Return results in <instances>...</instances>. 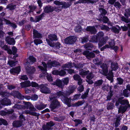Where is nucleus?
Instances as JSON below:
<instances>
[{
	"label": "nucleus",
	"instance_id": "1",
	"mask_svg": "<svg viewBox=\"0 0 130 130\" xmlns=\"http://www.w3.org/2000/svg\"><path fill=\"white\" fill-rule=\"evenodd\" d=\"M76 88V86L75 85L70 86L69 90L68 91H66V92L61 91L57 92L56 94H54L51 96L50 99H52L60 97V99L62 101L67 105L69 107H70L71 106V98H68V97L74 92Z\"/></svg>",
	"mask_w": 130,
	"mask_h": 130
},
{
	"label": "nucleus",
	"instance_id": "2",
	"mask_svg": "<svg viewBox=\"0 0 130 130\" xmlns=\"http://www.w3.org/2000/svg\"><path fill=\"white\" fill-rule=\"evenodd\" d=\"M25 105L24 106V109L29 108V110H26L23 112L24 113L28 114L32 116H36L38 117L39 115V114L35 112L37 111L36 109L35 108L34 106L29 102H24Z\"/></svg>",
	"mask_w": 130,
	"mask_h": 130
},
{
	"label": "nucleus",
	"instance_id": "3",
	"mask_svg": "<svg viewBox=\"0 0 130 130\" xmlns=\"http://www.w3.org/2000/svg\"><path fill=\"white\" fill-rule=\"evenodd\" d=\"M56 93H55L56 94ZM52 94L49 97L50 99L51 100H53L52 102H51V104L50 105V107L51 109V110L52 111H54V110L55 109L59 108L61 106V105L60 104V102L58 101V100L56 99H54L56 98H54L52 99H50V97L53 94ZM58 98L59 97H58Z\"/></svg>",
	"mask_w": 130,
	"mask_h": 130
},
{
	"label": "nucleus",
	"instance_id": "4",
	"mask_svg": "<svg viewBox=\"0 0 130 130\" xmlns=\"http://www.w3.org/2000/svg\"><path fill=\"white\" fill-rule=\"evenodd\" d=\"M42 64L43 65L42 66H39L38 67L40 69L42 72V73L40 74L39 75L40 78L44 77L47 73V64L44 62H42Z\"/></svg>",
	"mask_w": 130,
	"mask_h": 130
},
{
	"label": "nucleus",
	"instance_id": "5",
	"mask_svg": "<svg viewBox=\"0 0 130 130\" xmlns=\"http://www.w3.org/2000/svg\"><path fill=\"white\" fill-rule=\"evenodd\" d=\"M76 40L77 38L75 36H70L64 39V42L66 44H72L74 43Z\"/></svg>",
	"mask_w": 130,
	"mask_h": 130
},
{
	"label": "nucleus",
	"instance_id": "6",
	"mask_svg": "<svg viewBox=\"0 0 130 130\" xmlns=\"http://www.w3.org/2000/svg\"><path fill=\"white\" fill-rule=\"evenodd\" d=\"M24 66L27 72L29 74L33 73L36 70L34 67H31L30 64L28 62H26L24 64Z\"/></svg>",
	"mask_w": 130,
	"mask_h": 130
},
{
	"label": "nucleus",
	"instance_id": "7",
	"mask_svg": "<svg viewBox=\"0 0 130 130\" xmlns=\"http://www.w3.org/2000/svg\"><path fill=\"white\" fill-rule=\"evenodd\" d=\"M83 54L89 60H91L92 58L95 57V55L93 52H90L89 51L86 50L84 51Z\"/></svg>",
	"mask_w": 130,
	"mask_h": 130
},
{
	"label": "nucleus",
	"instance_id": "8",
	"mask_svg": "<svg viewBox=\"0 0 130 130\" xmlns=\"http://www.w3.org/2000/svg\"><path fill=\"white\" fill-rule=\"evenodd\" d=\"M47 67L52 68V67H56L60 66V63L56 61L49 60L47 63Z\"/></svg>",
	"mask_w": 130,
	"mask_h": 130
},
{
	"label": "nucleus",
	"instance_id": "9",
	"mask_svg": "<svg viewBox=\"0 0 130 130\" xmlns=\"http://www.w3.org/2000/svg\"><path fill=\"white\" fill-rule=\"evenodd\" d=\"M11 104V102L9 99L7 98H4L0 101V108H2L4 106H8Z\"/></svg>",
	"mask_w": 130,
	"mask_h": 130
},
{
	"label": "nucleus",
	"instance_id": "10",
	"mask_svg": "<svg viewBox=\"0 0 130 130\" xmlns=\"http://www.w3.org/2000/svg\"><path fill=\"white\" fill-rule=\"evenodd\" d=\"M86 30L91 34H95L97 32L96 29L94 26H87L86 28Z\"/></svg>",
	"mask_w": 130,
	"mask_h": 130
},
{
	"label": "nucleus",
	"instance_id": "11",
	"mask_svg": "<svg viewBox=\"0 0 130 130\" xmlns=\"http://www.w3.org/2000/svg\"><path fill=\"white\" fill-rule=\"evenodd\" d=\"M40 91L42 93L45 94H48L50 93V89L44 85H40Z\"/></svg>",
	"mask_w": 130,
	"mask_h": 130
},
{
	"label": "nucleus",
	"instance_id": "12",
	"mask_svg": "<svg viewBox=\"0 0 130 130\" xmlns=\"http://www.w3.org/2000/svg\"><path fill=\"white\" fill-rule=\"evenodd\" d=\"M44 13H49L54 11V7L50 5L45 7L43 8Z\"/></svg>",
	"mask_w": 130,
	"mask_h": 130
},
{
	"label": "nucleus",
	"instance_id": "13",
	"mask_svg": "<svg viewBox=\"0 0 130 130\" xmlns=\"http://www.w3.org/2000/svg\"><path fill=\"white\" fill-rule=\"evenodd\" d=\"M55 124L52 121H50L46 123L45 126L43 127V130H51L52 129V127Z\"/></svg>",
	"mask_w": 130,
	"mask_h": 130
},
{
	"label": "nucleus",
	"instance_id": "14",
	"mask_svg": "<svg viewBox=\"0 0 130 130\" xmlns=\"http://www.w3.org/2000/svg\"><path fill=\"white\" fill-rule=\"evenodd\" d=\"M45 15V14L44 13H42L40 15L36 17L34 20L33 18L31 17L30 18V21L31 22H37L41 20L42 18L44 17Z\"/></svg>",
	"mask_w": 130,
	"mask_h": 130
},
{
	"label": "nucleus",
	"instance_id": "15",
	"mask_svg": "<svg viewBox=\"0 0 130 130\" xmlns=\"http://www.w3.org/2000/svg\"><path fill=\"white\" fill-rule=\"evenodd\" d=\"M46 41L48 44L50 46H53L54 48L56 49H59L60 47L61 46V44L58 42H57L55 43H54L52 44L51 42L47 39H46Z\"/></svg>",
	"mask_w": 130,
	"mask_h": 130
},
{
	"label": "nucleus",
	"instance_id": "16",
	"mask_svg": "<svg viewBox=\"0 0 130 130\" xmlns=\"http://www.w3.org/2000/svg\"><path fill=\"white\" fill-rule=\"evenodd\" d=\"M73 78L75 80L78 81L77 84L78 85H80L82 84L83 79L79 75L77 74H75L73 76Z\"/></svg>",
	"mask_w": 130,
	"mask_h": 130
},
{
	"label": "nucleus",
	"instance_id": "17",
	"mask_svg": "<svg viewBox=\"0 0 130 130\" xmlns=\"http://www.w3.org/2000/svg\"><path fill=\"white\" fill-rule=\"evenodd\" d=\"M20 71V67H18L15 68H13L10 69V73L13 74H19Z\"/></svg>",
	"mask_w": 130,
	"mask_h": 130
},
{
	"label": "nucleus",
	"instance_id": "18",
	"mask_svg": "<svg viewBox=\"0 0 130 130\" xmlns=\"http://www.w3.org/2000/svg\"><path fill=\"white\" fill-rule=\"evenodd\" d=\"M52 84L57 86L60 88H62L64 86L62 83V81L59 79H56L55 82H54Z\"/></svg>",
	"mask_w": 130,
	"mask_h": 130
},
{
	"label": "nucleus",
	"instance_id": "19",
	"mask_svg": "<svg viewBox=\"0 0 130 130\" xmlns=\"http://www.w3.org/2000/svg\"><path fill=\"white\" fill-rule=\"evenodd\" d=\"M100 67L104 72L105 74H107L108 72V67L106 63H103L100 64Z\"/></svg>",
	"mask_w": 130,
	"mask_h": 130
},
{
	"label": "nucleus",
	"instance_id": "20",
	"mask_svg": "<svg viewBox=\"0 0 130 130\" xmlns=\"http://www.w3.org/2000/svg\"><path fill=\"white\" fill-rule=\"evenodd\" d=\"M12 94H13L14 96H16L18 99L22 100L24 99V96L22 95L18 91L13 92Z\"/></svg>",
	"mask_w": 130,
	"mask_h": 130
},
{
	"label": "nucleus",
	"instance_id": "21",
	"mask_svg": "<svg viewBox=\"0 0 130 130\" xmlns=\"http://www.w3.org/2000/svg\"><path fill=\"white\" fill-rule=\"evenodd\" d=\"M128 106H123L120 105V107L118 108V113H123L126 111Z\"/></svg>",
	"mask_w": 130,
	"mask_h": 130
},
{
	"label": "nucleus",
	"instance_id": "22",
	"mask_svg": "<svg viewBox=\"0 0 130 130\" xmlns=\"http://www.w3.org/2000/svg\"><path fill=\"white\" fill-rule=\"evenodd\" d=\"M5 41L10 44L13 45L15 43V41L14 39L13 38H11L9 36L6 37Z\"/></svg>",
	"mask_w": 130,
	"mask_h": 130
},
{
	"label": "nucleus",
	"instance_id": "23",
	"mask_svg": "<svg viewBox=\"0 0 130 130\" xmlns=\"http://www.w3.org/2000/svg\"><path fill=\"white\" fill-rule=\"evenodd\" d=\"M103 82V81L102 79L99 80L94 82V88H100Z\"/></svg>",
	"mask_w": 130,
	"mask_h": 130
},
{
	"label": "nucleus",
	"instance_id": "24",
	"mask_svg": "<svg viewBox=\"0 0 130 130\" xmlns=\"http://www.w3.org/2000/svg\"><path fill=\"white\" fill-rule=\"evenodd\" d=\"M13 126L16 127H19L23 125V121L21 120H17L14 121L13 123Z\"/></svg>",
	"mask_w": 130,
	"mask_h": 130
},
{
	"label": "nucleus",
	"instance_id": "25",
	"mask_svg": "<svg viewBox=\"0 0 130 130\" xmlns=\"http://www.w3.org/2000/svg\"><path fill=\"white\" fill-rule=\"evenodd\" d=\"M21 86L22 88H24L31 86V83L28 80L25 81L20 83Z\"/></svg>",
	"mask_w": 130,
	"mask_h": 130
},
{
	"label": "nucleus",
	"instance_id": "26",
	"mask_svg": "<svg viewBox=\"0 0 130 130\" xmlns=\"http://www.w3.org/2000/svg\"><path fill=\"white\" fill-rule=\"evenodd\" d=\"M112 70L116 71L118 69V64L115 62H111L110 67Z\"/></svg>",
	"mask_w": 130,
	"mask_h": 130
},
{
	"label": "nucleus",
	"instance_id": "27",
	"mask_svg": "<svg viewBox=\"0 0 130 130\" xmlns=\"http://www.w3.org/2000/svg\"><path fill=\"white\" fill-rule=\"evenodd\" d=\"M2 49L5 51H7V53L9 54H11L12 53V51L10 49V46H8L6 45H4L2 47Z\"/></svg>",
	"mask_w": 130,
	"mask_h": 130
},
{
	"label": "nucleus",
	"instance_id": "28",
	"mask_svg": "<svg viewBox=\"0 0 130 130\" xmlns=\"http://www.w3.org/2000/svg\"><path fill=\"white\" fill-rule=\"evenodd\" d=\"M46 105L42 103L35 105V107L38 110H40L43 109L46 107Z\"/></svg>",
	"mask_w": 130,
	"mask_h": 130
},
{
	"label": "nucleus",
	"instance_id": "29",
	"mask_svg": "<svg viewBox=\"0 0 130 130\" xmlns=\"http://www.w3.org/2000/svg\"><path fill=\"white\" fill-rule=\"evenodd\" d=\"M14 111L13 109H11L9 110H7L6 111H0V115L2 116H5L7 114L9 115L12 113Z\"/></svg>",
	"mask_w": 130,
	"mask_h": 130
},
{
	"label": "nucleus",
	"instance_id": "30",
	"mask_svg": "<svg viewBox=\"0 0 130 130\" xmlns=\"http://www.w3.org/2000/svg\"><path fill=\"white\" fill-rule=\"evenodd\" d=\"M4 21L6 23V24L8 25L9 26L12 27L13 28H15L17 27L16 25L14 23H11L9 20L6 19H4Z\"/></svg>",
	"mask_w": 130,
	"mask_h": 130
},
{
	"label": "nucleus",
	"instance_id": "31",
	"mask_svg": "<svg viewBox=\"0 0 130 130\" xmlns=\"http://www.w3.org/2000/svg\"><path fill=\"white\" fill-rule=\"evenodd\" d=\"M48 38L50 40L53 41H56L58 40L57 36L55 34H51L48 36Z\"/></svg>",
	"mask_w": 130,
	"mask_h": 130
},
{
	"label": "nucleus",
	"instance_id": "32",
	"mask_svg": "<svg viewBox=\"0 0 130 130\" xmlns=\"http://www.w3.org/2000/svg\"><path fill=\"white\" fill-rule=\"evenodd\" d=\"M33 34L34 38H41L42 37L41 34L35 29L33 30Z\"/></svg>",
	"mask_w": 130,
	"mask_h": 130
},
{
	"label": "nucleus",
	"instance_id": "33",
	"mask_svg": "<svg viewBox=\"0 0 130 130\" xmlns=\"http://www.w3.org/2000/svg\"><path fill=\"white\" fill-rule=\"evenodd\" d=\"M36 61V59L33 56H30L28 58L27 61L26 62H28L29 64H32Z\"/></svg>",
	"mask_w": 130,
	"mask_h": 130
},
{
	"label": "nucleus",
	"instance_id": "34",
	"mask_svg": "<svg viewBox=\"0 0 130 130\" xmlns=\"http://www.w3.org/2000/svg\"><path fill=\"white\" fill-rule=\"evenodd\" d=\"M85 48L86 50H90L91 48H93L94 46L92 43H86L83 45Z\"/></svg>",
	"mask_w": 130,
	"mask_h": 130
},
{
	"label": "nucleus",
	"instance_id": "35",
	"mask_svg": "<svg viewBox=\"0 0 130 130\" xmlns=\"http://www.w3.org/2000/svg\"><path fill=\"white\" fill-rule=\"evenodd\" d=\"M62 6L61 7L62 8L66 9L69 7L71 5V3L70 2L66 3L65 2L63 1Z\"/></svg>",
	"mask_w": 130,
	"mask_h": 130
},
{
	"label": "nucleus",
	"instance_id": "36",
	"mask_svg": "<svg viewBox=\"0 0 130 130\" xmlns=\"http://www.w3.org/2000/svg\"><path fill=\"white\" fill-rule=\"evenodd\" d=\"M118 27L119 28V29L115 27H112L111 28H110V29L115 34H118L119 32V31L121 30V28L119 26H118Z\"/></svg>",
	"mask_w": 130,
	"mask_h": 130
},
{
	"label": "nucleus",
	"instance_id": "37",
	"mask_svg": "<svg viewBox=\"0 0 130 130\" xmlns=\"http://www.w3.org/2000/svg\"><path fill=\"white\" fill-rule=\"evenodd\" d=\"M85 101L83 100L82 101H78L77 102L73 104V107H78L83 104L85 102Z\"/></svg>",
	"mask_w": 130,
	"mask_h": 130
},
{
	"label": "nucleus",
	"instance_id": "38",
	"mask_svg": "<svg viewBox=\"0 0 130 130\" xmlns=\"http://www.w3.org/2000/svg\"><path fill=\"white\" fill-rule=\"evenodd\" d=\"M120 104L122 105H125V106H128L129 107H130V105L127 100H121L120 99Z\"/></svg>",
	"mask_w": 130,
	"mask_h": 130
},
{
	"label": "nucleus",
	"instance_id": "39",
	"mask_svg": "<svg viewBox=\"0 0 130 130\" xmlns=\"http://www.w3.org/2000/svg\"><path fill=\"white\" fill-rule=\"evenodd\" d=\"M89 72V70L86 71L83 69H82L79 70V74L81 75H86Z\"/></svg>",
	"mask_w": 130,
	"mask_h": 130
},
{
	"label": "nucleus",
	"instance_id": "40",
	"mask_svg": "<svg viewBox=\"0 0 130 130\" xmlns=\"http://www.w3.org/2000/svg\"><path fill=\"white\" fill-rule=\"evenodd\" d=\"M16 7V5L13 4L11 3L8 5L7 6V8L9 9V10H14Z\"/></svg>",
	"mask_w": 130,
	"mask_h": 130
},
{
	"label": "nucleus",
	"instance_id": "41",
	"mask_svg": "<svg viewBox=\"0 0 130 130\" xmlns=\"http://www.w3.org/2000/svg\"><path fill=\"white\" fill-rule=\"evenodd\" d=\"M98 39L97 36L94 35L92 37L90 41L92 42L97 43Z\"/></svg>",
	"mask_w": 130,
	"mask_h": 130
},
{
	"label": "nucleus",
	"instance_id": "42",
	"mask_svg": "<svg viewBox=\"0 0 130 130\" xmlns=\"http://www.w3.org/2000/svg\"><path fill=\"white\" fill-rule=\"evenodd\" d=\"M63 68H71L73 67L72 63L71 62H68L66 64H63Z\"/></svg>",
	"mask_w": 130,
	"mask_h": 130
},
{
	"label": "nucleus",
	"instance_id": "43",
	"mask_svg": "<svg viewBox=\"0 0 130 130\" xmlns=\"http://www.w3.org/2000/svg\"><path fill=\"white\" fill-rule=\"evenodd\" d=\"M106 43V42L105 40L103 39H101L99 41L98 43V47L99 48L101 47L104 45Z\"/></svg>",
	"mask_w": 130,
	"mask_h": 130
},
{
	"label": "nucleus",
	"instance_id": "44",
	"mask_svg": "<svg viewBox=\"0 0 130 130\" xmlns=\"http://www.w3.org/2000/svg\"><path fill=\"white\" fill-rule=\"evenodd\" d=\"M110 90L107 97V99L106 100V101H108L110 100L111 97L113 95L112 93L113 92L111 90V87H110Z\"/></svg>",
	"mask_w": 130,
	"mask_h": 130
},
{
	"label": "nucleus",
	"instance_id": "45",
	"mask_svg": "<svg viewBox=\"0 0 130 130\" xmlns=\"http://www.w3.org/2000/svg\"><path fill=\"white\" fill-rule=\"evenodd\" d=\"M99 10L101 13L100 15V16L101 15H104L107 13V11L105 10L102 8H99Z\"/></svg>",
	"mask_w": 130,
	"mask_h": 130
},
{
	"label": "nucleus",
	"instance_id": "46",
	"mask_svg": "<svg viewBox=\"0 0 130 130\" xmlns=\"http://www.w3.org/2000/svg\"><path fill=\"white\" fill-rule=\"evenodd\" d=\"M124 15L126 18L130 17V9H126L124 13Z\"/></svg>",
	"mask_w": 130,
	"mask_h": 130
},
{
	"label": "nucleus",
	"instance_id": "47",
	"mask_svg": "<svg viewBox=\"0 0 130 130\" xmlns=\"http://www.w3.org/2000/svg\"><path fill=\"white\" fill-rule=\"evenodd\" d=\"M123 95L125 97H128L129 96L130 92L126 89H124L123 90Z\"/></svg>",
	"mask_w": 130,
	"mask_h": 130
},
{
	"label": "nucleus",
	"instance_id": "48",
	"mask_svg": "<svg viewBox=\"0 0 130 130\" xmlns=\"http://www.w3.org/2000/svg\"><path fill=\"white\" fill-rule=\"evenodd\" d=\"M100 27L102 30H104L107 31H109L110 29V28L108 26L104 25H102L100 26Z\"/></svg>",
	"mask_w": 130,
	"mask_h": 130
},
{
	"label": "nucleus",
	"instance_id": "49",
	"mask_svg": "<svg viewBox=\"0 0 130 130\" xmlns=\"http://www.w3.org/2000/svg\"><path fill=\"white\" fill-rule=\"evenodd\" d=\"M65 118L64 117H55L54 118V120L58 121H60L63 120Z\"/></svg>",
	"mask_w": 130,
	"mask_h": 130
},
{
	"label": "nucleus",
	"instance_id": "50",
	"mask_svg": "<svg viewBox=\"0 0 130 130\" xmlns=\"http://www.w3.org/2000/svg\"><path fill=\"white\" fill-rule=\"evenodd\" d=\"M62 2L63 1L60 0H56L53 3L56 6H60L62 5Z\"/></svg>",
	"mask_w": 130,
	"mask_h": 130
},
{
	"label": "nucleus",
	"instance_id": "51",
	"mask_svg": "<svg viewBox=\"0 0 130 130\" xmlns=\"http://www.w3.org/2000/svg\"><path fill=\"white\" fill-rule=\"evenodd\" d=\"M114 105L113 103H108L107 106V109L109 110L113 109Z\"/></svg>",
	"mask_w": 130,
	"mask_h": 130
},
{
	"label": "nucleus",
	"instance_id": "52",
	"mask_svg": "<svg viewBox=\"0 0 130 130\" xmlns=\"http://www.w3.org/2000/svg\"><path fill=\"white\" fill-rule=\"evenodd\" d=\"M17 61H14L12 60H10L8 61V63L10 67H12L15 66V65L17 64Z\"/></svg>",
	"mask_w": 130,
	"mask_h": 130
},
{
	"label": "nucleus",
	"instance_id": "53",
	"mask_svg": "<svg viewBox=\"0 0 130 130\" xmlns=\"http://www.w3.org/2000/svg\"><path fill=\"white\" fill-rule=\"evenodd\" d=\"M82 30L81 26L80 25L77 26L74 29L75 32H79L81 31Z\"/></svg>",
	"mask_w": 130,
	"mask_h": 130
},
{
	"label": "nucleus",
	"instance_id": "54",
	"mask_svg": "<svg viewBox=\"0 0 130 130\" xmlns=\"http://www.w3.org/2000/svg\"><path fill=\"white\" fill-rule=\"evenodd\" d=\"M9 95V94L7 92L2 91H0V95L2 97L8 96Z\"/></svg>",
	"mask_w": 130,
	"mask_h": 130
},
{
	"label": "nucleus",
	"instance_id": "55",
	"mask_svg": "<svg viewBox=\"0 0 130 130\" xmlns=\"http://www.w3.org/2000/svg\"><path fill=\"white\" fill-rule=\"evenodd\" d=\"M114 4V6L116 8H118L120 9L121 8V5L120 3L118 1L115 2Z\"/></svg>",
	"mask_w": 130,
	"mask_h": 130
},
{
	"label": "nucleus",
	"instance_id": "56",
	"mask_svg": "<svg viewBox=\"0 0 130 130\" xmlns=\"http://www.w3.org/2000/svg\"><path fill=\"white\" fill-rule=\"evenodd\" d=\"M89 89H87V90L81 96V98L82 99H84L86 98L87 97V95L88 94V93L89 92Z\"/></svg>",
	"mask_w": 130,
	"mask_h": 130
},
{
	"label": "nucleus",
	"instance_id": "57",
	"mask_svg": "<svg viewBox=\"0 0 130 130\" xmlns=\"http://www.w3.org/2000/svg\"><path fill=\"white\" fill-rule=\"evenodd\" d=\"M117 84L121 85L123 82V80L121 78L118 77L117 79Z\"/></svg>",
	"mask_w": 130,
	"mask_h": 130
},
{
	"label": "nucleus",
	"instance_id": "58",
	"mask_svg": "<svg viewBox=\"0 0 130 130\" xmlns=\"http://www.w3.org/2000/svg\"><path fill=\"white\" fill-rule=\"evenodd\" d=\"M121 20L126 23H128L129 22V20L128 19V18H125L124 16L121 17Z\"/></svg>",
	"mask_w": 130,
	"mask_h": 130
},
{
	"label": "nucleus",
	"instance_id": "59",
	"mask_svg": "<svg viewBox=\"0 0 130 130\" xmlns=\"http://www.w3.org/2000/svg\"><path fill=\"white\" fill-rule=\"evenodd\" d=\"M13 108L14 109H21L23 108L22 105L18 104H15L13 107Z\"/></svg>",
	"mask_w": 130,
	"mask_h": 130
},
{
	"label": "nucleus",
	"instance_id": "60",
	"mask_svg": "<svg viewBox=\"0 0 130 130\" xmlns=\"http://www.w3.org/2000/svg\"><path fill=\"white\" fill-rule=\"evenodd\" d=\"M12 53L11 54H13V55H15V54L17 52V49L14 46H13L12 48Z\"/></svg>",
	"mask_w": 130,
	"mask_h": 130
},
{
	"label": "nucleus",
	"instance_id": "61",
	"mask_svg": "<svg viewBox=\"0 0 130 130\" xmlns=\"http://www.w3.org/2000/svg\"><path fill=\"white\" fill-rule=\"evenodd\" d=\"M74 121L75 122V126H77L78 124L82 123V121L79 119H75Z\"/></svg>",
	"mask_w": 130,
	"mask_h": 130
},
{
	"label": "nucleus",
	"instance_id": "62",
	"mask_svg": "<svg viewBox=\"0 0 130 130\" xmlns=\"http://www.w3.org/2000/svg\"><path fill=\"white\" fill-rule=\"evenodd\" d=\"M94 77L93 74L91 72L89 73L86 76L87 79H91Z\"/></svg>",
	"mask_w": 130,
	"mask_h": 130
},
{
	"label": "nucleus",
	"instance_id": "63",
	"mask_svg": "<svg viewBox=\"0 0 130 130\" xmlns=\"http://www.w3.org/2000/svg\"><path fill=\"white\" fill-rule=\"evenodd\" d=\"M120 118H117V119L115 123V126L116 127H118L120 125Z\"/></svg>",
	"mask_w": 130,
	"mask_h": 130
},
{
	"label": "nucleus",
	"instance_id": "64",
	"mask_svg": "<svg viewBox=\"0 0 130 130\" xmlns=\"http://www.w3.org/2000/svg\"><path fill=\"white\" fill-rule=\"evenodd\" d=\"M109 44L110 47L112 48L115 45V41L114 40H112L109 42Z\"/></svg>",
	"mask_w": 130,
	"mask_h": 130
}]
</instances>
